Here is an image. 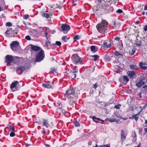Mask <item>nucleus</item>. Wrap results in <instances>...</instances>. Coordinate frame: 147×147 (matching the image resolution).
<instances>
[{
  "label": "nucleus",
  "mask_w": 147,
  "mask_h": 147,
  "mask_svg": "<svg viewBox=\"0 0 147 147\" xmlns=\"http://www.w3.org/2000/svg\"><path fill=\"white\" fill-rule=\"evenodd\" d=\"M145 124H147V120H146L145 121Z\"/></svg>",
  "instance_id": "63"
},
{
  "label": "nucleus",
  "mask_w": 147,
  "mask_h": 147,
  "mask_svg": "<svg viewBox=\"0 0 147 147\" xmlns=\"http://www.w3.org/2000/svg\"><path fill=\"white\" fill-rule=\"evenodd\" d=\"M74 93L75 91L74 90L70 89L66 91L65 96L68 98H70L73 96Z\"/></svg>",
  "instance_id": "9"
},
{
  "label": "nucleus",
  "mask_w": 147,
  "mask_h": 147,
  "mask_svg": "<svg viewBox=\"0 0 147 147\" xmlns=\"http://www.w3.org/2000/svg\"><path fill=\"white\" fill-rule=\"evenodd\" d=\"M138 95L140 97H142V94L141 93L139 92L138 93Z\"/></svg>",
  "instance_id": "54"
},
{
  "label": "nucleus",
  "mask_w": 147,
  "mask_h": 147,
  "mask_svg": "<svg viewBox=\"0 0 147 147\" xmlns=\"http://www.w3.org/2000/svg\"><path fill=\"white\" fill-rule=\"evenodd\" d=\"M20 104H17V108H18L19 107H20Z\"/></svg>",
  "instance_id": "57"
},
{
  "label": "nucleus",
  "mask_w": 147,
  "mask_h": 147,
  "mask_svg": "<svg viewBox=\"0 0 147 147\" xmlns=\"http://www.w3.org/2000/svg\"><path fill=\"white\" fill-rule=\"evenodd\" d=\"M99 147H110V146L108 144H106L103 145H100L99 146Z\"/></svg>",
  "instance_id": "37"
},
{
  "label": "nucleus",
  "mask_w": 147,
  "mask_h": 147,
  "mask_svg": "<svg viewBox=\"0 0 147 147\" xmlns=\"http://www.w3.org/2000/svg\"><path fill=\"white\" fill-rule=\"evenodd\" d=\"M20 87L18 82L17 81H14L11 84L10 88L13 92L18 90Z\"/></svg>",
  "instance_id": "3"
},
{
  "label": "nucleus",
  "mask_w": 147,
  "mask_h": 147,
  "mask_svg": "<svg viewBox=\"0 0 147 147\" xmlns=\"http://www.w3.org/2000/svg\"><path fill=\"white\" fill-rule=\"evenodd\" d=\"M140 67L143 69H146L147 68V64L140 62L139 63Z\"/></svg>",
  "instance_id": "18"
},
{
  "label": "nucleus",
  "mask_w": 147,
  "mask_h": 147,
  "mask_svg": "<svg viewBox=\"0 0 147 147\" xmlns=\"http://www.w3.org/2000/svg\"><path fill=\"white\" fill-rule=\"evenodd\" d=\"M108 23L105 20H102L101 23L98 24L96 28L98 31L100 33H104L107 29Z\"/></svg>",
  "instance_id": "1"
},
{
  "label": "nucleus",
  "mask_w": 147,
  "mask_h": 147,
  "mask_svg": "<svg viewBox=\"0 0 147 147\" xmlns=\"http://www.w3.org/2000/svg\"><path fill=\"white\" fill-rule=\"evenodd\" d=\"M10 47L11 48L13 51H17L19 47V43L17 41H13L11 42Z\"/></svg>",
  "instance_id": "4"
},
{
  "label": "nucleus",
  "mask_w": 147,
  "mask_h": 147,
  "mask_svg": "<svg viewBox=\"0 0 147 147\" xmlns=\"http://www.w3.org/2000/svg\"><path fill=\"white\" fill-rule=\"evenodd\" d=\"M96 119L98 120H101V119L98 118H96Z\"/></svg>",
  "instance_id": "62"
},
{
  "label": "nucleus",
  "mask_w": 147,
  "mask_h": 147,
  "mask_svg": "<svg viewBox=\"0 0 147 147\" xmlns=\"http://www.w3.org/2000/svg\"><path fill=\"white\" fill-rule=\"evenodd\" d=\"M130 67L131 69H134L138 68V67L135 65H130Z\"/></svg>",
  "instance_id": "27"
},
{
  "label": "nucleus",
  "mask_w": 147,
  "mask_h": 147,
  "mask_svg": "<svg viewBox=\"0 0 147 147\" xmlns=\"http://www.w3.org/2000/svg\"><path fill=\"white\" fill-rule=\"evenodd\" d=\"M15 135V133L13 131H11L10 134V137H13Z\"/></svg>",
  "instance_id": "36"
},
{
  "label": "nucleus",
  "mask_w": 147,
  "mask_h": 147,
  "mask_svg": "<svg viewBox=\"0 0 147 147\" xmlns=\"http://www.w3.org/2000/svg\"><path fill=\"white\" fill-rule=\"evenodd\" d=\"M45 57L44 52L41 49L36 55V61L37 62H40L44 59Z\"/></svg>",
  "instance_id": "2"
},
{
  "label": "nucleus",
  "mask_w": 147,
  "mask_h": 147,
  "mask_svg": "<svg viewBox=\"0 0 147 147\" xmlns=\"http://www.w3.org/2000/svg\"><path fill=\"white\" fill-rule=\"evenodd\" d=\"M45 36L46 37L47 40L46 41L45 45H46L47 47H48L49 45L51 44V42L49 40V37H50V36H48V34L47 32H45Z\"/></svg>",
  "instance_id": "17"
},
{
  "label": "nucleus",
  "mask_w": 147,
  "mask_h": 147,
  "mask_svg": "<svg viewBox=\"0 0 147 147\" xmlns=\"http://www.w3.org/2000/svg\"><path fill=\"white\" fill-rule=\"evenodd\" d=\"M135 52V49L134 48H133L131 50L129 51V53L130 55H132L134 54Z\"/></svg>",
  "instance_id": "26"
},
{
  "label": "nucleus",
  "mask_w": 147,
  "mask_h": 147,
  "mask_svg": "<svg viewBox=\"0 0 147 147\" xmlns=\"http://www.w3.org/2000/svg\"><path fill=\"white\" fill-rule=\"evenodd\" d=\"M6 128L8 129L9 131L10 132L13 131L15 130L13 126L11 125H9L8 127H6Z\"/></svg>",
  "instance_id": "23"
},
{
  "label": "nucleus",
  "mask_w": 147,
  "mask_h": 147,
  "mask_svg": "<svg viewBox=\"0 0 147 147\" xmlns=\"http://www.w3.org/2000/svg\"><path fill=\"white\" fill-rule=\"evenodd\" d=\"M104 5L106 7H108L111 5V3L109 1H107L105 2Z\"/></svg>",
  "instance_id": "25"
},
{
  "label": "nucleus",
  "mask_w": 147,
  "mask_h": 147,
  "mask_svg": "<svg viewBox=\"0 0 147 147\" xmlns=\"http://www.w3.org/2000/svg\"><path fill=\"white\" fill-rule=\"evenodd\" d=\"M12 24L11 22H8L6 23V25L7 26L10 27L12 26Z\"/></svg>",
  "instance_id": "40"
},
{
  "label": "nucleus",
  "mask_w": 147,
  "mask_h": 147,
  "mask_svg": "<svg viewBox=\"0 0 147 147\" xmlns=\"http://www.w3.org/2000/svg\"><path fill=\"white\" fill-rule=\"evenodd\" d=\"M144 130L146 132H147V128H145L144 129Z\"/></svg>",
  "instance_id": "60"
},
{
  "label": "nucleus",
  "mask_w": 147,
  "mask_h": 147,
  "mask_svg": "<svg viewBox=\"0 0 147 147\" xmlns=\"http://www.w3.org/2000/svg\"><path fill=\"white\" fill-rule=\"evenodd\" d=\"M145 84V82L144 80L142 79L139 82L137 83L136 86L138 87H140L141 86H142Z\"/></svg>",
  "instance_id": "20"
},
{
  "label": "nucleus",
  "mask_w": 147,
  "mask_h": 147,
  "mask_svg": "<svg viewBox=\"0 0 147 147\" xmlns=\"http://www.w3.org/2000/svg\"><path fill=\"white\" fill-rule=\"evenodd\" d=\"M42 16L43 17H44L46 18H49V17L50 16V15H49V14L48 13H42Z\"/></svg>",
  "instance_id": "29"
},
{
  "label": "nucleus",
  "mask_w": 147,
  "mask_h": 147,
  "mask_svg": "<svg viewBox=\"0 0 147 147\" xmlns=\"http://www.w3.org/2000/svg\"><path fill=\"white\" fill-rule=\"evenodd\" d=\"M144 30L145 31H147V25H146L145 26L144 28Z\"/></svg>",
  "instance_id": "51"
},
{
  "label": "nucleus",
  "mask_w": 147,
  "mask_h": 147,
  "mask_svg": "<svg viewBox=\"0 0 147 147\" xmlns=\"http://www.w3.org/2000/svg\"><path fill=\"white\" fill-rule=\"evenodd\" d=\"M62 32L64 33H67L70 29V27L68 25L64 24L61 26Z\"/></svg>",
  "instance_id": "6"
},
{
  "label": "nucleus",
  "mask_w": 147,
  "mask_h": 147,
  "mask_svg": "<svg viewBox=\"0 0 147 147\" xmlns=\"http://www.w3.org/2000/svg\"><path fill=\"white\" fill-rule=\"evenodd\" d=\"M127 134L125 131L121 130V140L122 142H123L126 139Z\"/></svg>",
  "instance_id": "14"
},
{
  "label": "nucleus",
  "mask_w": 147,
  "mask_h": 147,
  "mask_svg": "<svg viewBox=\"0 0 147 147\" xmlns=\"http://www.w3.org/2000/svg\"><path fill=\"white\" fill-rule=\"evenodd\" d=\"M112 26L114 28H118L120 24L119 23H116L115 22H113L111 24Z\"/></svg>",
  "instance_id": "22"
},
{
  "label": "nucleus",
  "mask_w": 147,
  "mask_h": 147,
  "mask_svg": "<svg viewBox=\"0 0 147 147\" xmlns=\"http://www.w3.org/2000/svg\"><path fill=\"white\" fill-rule=\"evenodd\" d=\"M111 46V42L109 41L105 42H103V44L102 45L103 49L105 50H107L108 48H110Z\"/></svg>",
  "instance_id": "12"
},
{
  "label": "nucleus",
  "mask_w": 147,
  "mask_h": 147,
  "mask_svg": "<svg viewBox=\"0 0 147 147\" xmlns=\"http://www.w3.org/2000/svg\"><path fill=\"white\" fill-rule=\"evenodd\" d=\"M144 9L145 10H147V5L145 6Z\"/></svg>",
  "instance_id": "56"
},
{
  "label": "nucleus",
  "mask_w": 147,
  "mask_h": 147,
  "mask_svg": "<svg viewBox=\"0 0 147 147\" xmlns=\"http://www.w3.org/2000/svg\"><path fill=\"white\" fill-rule=\"evenodd\" d=\"M140 22L139 21H138L136 22V24H138Z\"/></svg>",
  "instance_id": "58"
},
{
  "label": "nucleus",
  "mask_w": 147,
  "mask_h": 147,
  "mask_svg": "<svg viewBox=\"0 0 147 147\" xmlns=\"http://www.w3.org/2000/svg\"><path fill=\"white\" fill-rule=\"evenodd\" d=\"M39 124L41 125L43 127V128H51V125L49 124L48 121L47 120H44L41 123H39Z\"/></svg>",
  "instance_id": "8"
},
{
  "label": "nucleus",
  "mask_w": 147,
  "mask_h": 147,
  "mask_svg": "<svg viewBox=\"0 0 147 147\" xmlns=\"http://www.w3.org/2000/svg\"><path fill=\"white\" fill-rule=\"evenodd\" d=\"M121 106V105L120 104L116 105L114 106V108L116 109H119L120 108V107Z\"/></svg>",
  "instance_id": "30"
},
{
  "label": "nucleus",
  "mask_w": 147,
  "mask_h": 147,
  "mask_svg": "<svg viewBox=\"0 0 147 147\" xmlns=\"http://www.w3.org/2000/svg\"><path fill=\"white\" fill-rule=\"evenodd\" d=\"M71 59L74 63L77 64L78 63H80L82 61V60L80 57L76 54H74L72 56Z\"/></svg>",
  "instance_id": "5"
},
{
  "label": "nucleus",
  "mask_w": 147,
  "mask_h": 147,
  "mask_svg": "<svg viewBox=\"0 0 147 147\" xmlns=\"http://www.w3.org/2000/svg\"><path fill=\"white\" fill-rule=\"evenodd\" d=\"M135 44L136 45L140 47L141 45V42L140 41H136Z\"/></svg>",
  "instance_id": "33"
},
{
  "label": "nucleus",
  "mask_w": 147,
  "mask_h": 147,
  "mask_svg": "<svg viewBox=\"0 0 147 147\" xmlns=\"http://www.w3.org/2000/svg\"><path fill=\"white\" fill-rule=\"evenodd\" d=\"M109 121L110 122H115V121H116V119H109Z\"/></svg>",
  "instance_id": "45"
},
{
  "label": "nucleus",
  "mask_w": 147,
  "mask_h": 147,
  "mask_svg": "<svg viewBox=\"0 0 147 147\" xmlns=\"http://www.w3.org/2000/svg\"><path fill=\"white\" fill-rule=\"evenodd\" d=\"M115 122H116L117 123H121V122L119 120H117L116 119V121Z\"/></svg>",
  "instance_id": "49"
},
{
  "label": "nucleus",
  "mask_w": 147,
  "mask_h": 147,
  "mask_svg": "<svg viewBox=\"0 0 147 147\" xmlns=\"http://www.w3.org/2000/svg\"><path fill=\"white\" fill-rule=\"evenodd\" d=\"M42 86L44 88H51L52 87L50 82H46L45 84H43Z\"/></svg>",
  "instance_id": "15"
},
{
  "label": "nucleus",
  "mask_w": 147,
  "mask_h": 147,
  "mask_svg": "<svg viewBox=\"0 0 147 147\" xmlns=\"http://www.w3.org/2000/svg\"><path fill=\"white\" fill-rule=\"evenodd\" d=\"M29 17V15L28 14L25 15L24 16V18L25 19H27Z\"/></svg>",
  "instance_id": "43"
},
{
  "label": "nucleus",
  "mask_w": 147,
  "mask_h": 147,
  "mask_svg": "<svg viewBox=\"0 0 147 147\" xmlns=\"http://www.w3.org/2000/svg\"><path fill=\"white\" fill-rule=\"evenodd\" d=\"M26 145H28V146H30V144H26Z\"/></svg>",
  "instance_id": "64"
},
{
  "label": "nucleus",
  "mask_w": 147,
  "mask_h": 147,
  "mask_svg": "<svg viewBox=\"0 0 147 147\" xmlns=\"http://www.w3.org/2000/svg\"><path fill=\"white\" fill-rule=\"evenodd\" d=\"M67 38V36H63L62 38V39L65 42H66V39Z\"/></svg>",
  "instance_id": "35"
},
{
  "label": "nucleus",
  "mask_w": 147,
  "mask_h": 147,
  "mask_svg": "<svg viewBox=\"0 0 147 147\" xmlns=\"http://www.w3.org/2000/svg\"><path fill=\"white\" fill-rule=\"evenodd\" d=\"M120 38H119L118 37H116L115 38V40L117 41H119L120 40Z\"/></svg>",
  "instance_id": "52"
},
{
  "label": "nucleus",
  "mask_w": 147,
  "mask_h": 147,
  "mask_svg": "<svg viewBox=\"0 0 147 147\" xmlns=\"http://www.w3.org/2000/svg\"><path fill=\"white\" fill-rule=\"evenodd\" d=\"M123 12L122 11L121 9H119L117 11V13H121Z\"/></svg>",
  "instance_id": "46"
},
{
  "label": "nucleus",
  "mask_w": 147,
  "mask_h": 147,
  "mask_svg": "<svg viewBox=\"0 0 147 147\" xmlns=\"http://www.w3.org/2000/svg\"><path fill=\"white\" fill-rule=\"evenodd\" d=\"M114 54L115 55L117 56H119V55H120V56L122 55V54L120 53L119 52H117V51H116L114 53Z\"/></svg>",
  "instance_id": "34"
},
{
  "label": "nucleus",
  "mask_w": 147,
  "mask_h": 147,
  "mask_svg": "<svg viewBox=\"0 0 147 147\" xmlns=\"http://www.w3.org/2000/svg\"><path fill=\"white\" fill-rule=\"evenodd\" d=\"M74 125L76 127H79L80 126V124L78 122L76 121L74 123Z\"/></svg>",
  "instance_id": "32"
},
{
  "label": "nucleus",
  "mask_w": 147,
  "mask_h": 147,
  "mask_svg": "<svg viewBox=\"0 0 147 147\" xmlns=\"http://www.w3.org/2000/svg\"><path fill=\"white\" fill-rule=\"evenodd\" d=\"M14 61V58L11 55H7L5 57V62L7 64L13 62Z\"/></svg>",
  "instance_id": "7"
},
{
  "label": "nucleus",
  "mask_w": 147,
  "mask_h": 147,
  "mask_svg": "<svg viewBox=\"0 0 147 147\" xmlns=\"http://www.w3.org/2000/svg\"><path fill=\"white\" fill-rule=\"evenodd\" d=\"M45 128H43V130L42 131V134H44V135L45 134Z\"/></svg>",
  "instance_id": "48"
},
{
  "label": "nucleus",
  "mask_w": 147,
  "mask_h": 147,
  "mask_svg": "<svg viewBox=\"0 0 147 147\" xmlns=\"http://www.w3.org/2000/svg\"><path fill=\"white\" fill-rule=\"evenodd\" d=\"M79 39V36H78V35H75L74 36V39L75 40L74 41H75L76 40H78Z\"/></svg>",
  "instance_id": "38"
},
{
  "label": "nucleus",
  "mask_w": 147,
  "mask_h": 147,
  "mask_svg": "<svg viewBox=\"0 0 147 147\" xmlns=\"http://www.w3.org/2000/svg\"><path fill=\"white\" fill-rule=\"evenodd\" d=\"M19 68L21 70L22 72L24 70L25 67L23 66H20Z\"/></svg>",
  "instance_id": "42"
},
{
  "label": "nucleus",
  "mask_w": 147,
  "mask_h": 147,
  "mask_svg": "<svg viewBox=\"0 0 147 147\" xmlns=\"http://www.w3.org/2000/svg\"><path fill=\"white\" fill-rule=\"evenodd\" d=\"M119 81L122 83L126 84L129 81V80L127 76H123L122 78H120L119 79Z\"/></svg>",
  "instance_id": "11"
},
{
  "label": "nucleus",
  "mask_w": 147,
  "mask_h": 147,
  "mask_svg": "<svg viewBox=\"0 0 147 147\" xmlns=\"http://www.w3.org/2000/svg\"><path fill=\"white\" fill-rule=\"evenodd\" d=\"M96 117H94V116H93L92 117V119L94 120L95 119H96Z\"/></svg>",
  "instance_id": "55"
},
{
  "label": "nucleus",
  "mask_w": 147,
  "mask_h": 147,
  "mask_svg": "<svg viewBox=\"0 0 147 147\" xmlns=\"http://www.w3.org/2000/svg\"><path fill=\"white\" fill-rule=\"evenodd\" d=\"M91 57H92V59L95 61L97 60L98 57H99L98 55H96L91 56Z\"/></svg>",
  "instance_id": "28"
},
{
  "label": "nucleus",
  "mask_w": 147,
  "mask_h": 147,
  "mask_svg": "<svg viewBox=\"0 0 147 147\" xmlns=\"http://www.w3.org/2000/svg\"><path fill=\"white\" fill-rule=\"evenodd\" d=\"M10 112H8L7 114V117H9V116H8V115H9V114H10Z\"/></svg>",
  "instance_id": "59"
},
{
  "label": "nucleus",
  "mask_w": 147,
  "mask_h": 147,
  "mask_svg": "<svg viewBox=\"0 0 147 147\" xmlns=\"http://www.w3.org/2000/svg\"><path fill=\"white\" fill-rule=\"evenodd\" d=\"M17 73L19 74H21L23 72L22 71H21L19 68L17 69Z\"/></svg>",
  "instance_id": "31"
},
{
  "label": "nucleus",
  "mask_w": 147,
  "mask_h": 147,
  "mask_svg": "<svg viewBox=\"0 0 147 147\" xmlns=\"http://www.w3.org/2000/svg\"><path fill=\"white\" fill-rule=\"evenodd\" d=\"M56 44L58 46H60L61 45V43L60 42L57 41L55 42Z\"/></svg>",
  "instance_id": "39"
},
{
  "label": "nucleus",
  "mask_w": 147,
  "mask_h": 147,
  "mask_svg": "<svg viewBox=\"0 0 147 147\" xmlns=\"http://www.w3.org/2000/svg\"><path fill=\"white\" fill-rule=\"evenodd\" d=\"M98 1L99 3H101L102 0H97Z\"/></svg>",
  "instance_id": "61"
},
{
  "label": "nucleus",
  "mask_w": 147,
  "mask_h": 147,
  "mask_svg": "<svg viewBox=\"0 0 147 147\" xmlns=\"http://www.w3.org/2000/svg\"><path fill=\"white\" fill-rule=\"evenodd\" d=\"M31 49L34 51H38L41 50V48L38 46L34 45H31Z\"/></svg>",
  "instance_id": "16"
},
{
  "label": "nucleus",
  "mask_w": 147,
  "mask_h": 147,
  "mask_svg": "<svg viewBox=\"0 0 147 147\" xmlns=\"http://www.w3.org/2000/svg\"><path fill=\"white\" fill-rule=\"evenodd\" d=\"M140 114V112H139L137 114H134L133 115L132 117H129V118L131 119H134L136 121H137L139 119V117L138 116Z\"/></svg>",
  "instance_id": "19"
},
{
  "label": "nucleus",
  "mask_w": 147,
  "mask_h": 147,
  "mask_svg": "<svg viewBox=\"0 0 147 147\" xmlns=\"http://www.w3.org/2000/svg\"><path fill=\"white\" fill-rule=\"evenodd\" d=\"M91 51L93 53H95L97 51V49L94 46H92L90 47Z\"/></svg>",
  "instance_id": "24"
},
{
  "label": "nucleus",
  "mask_w": 147,
  "mask_h": 147,
  "mask_svg": "<svg viewBox=\"0 0 147 147\" xmlns=\"http://www.w3.org/2000/svg\"><path fill=\"white\" fill-rule=\"evenodd\" d=\"M51 70H52L51 71L53 73H56L57 71V69L54 68H52Z\"/></svg>",
  "instance_id": "41"
},
{
  "label": "nucleus",
  "mask_w": 147,
  "mask_h": 147,
  "mask_svg": "<svg viewBox=\"0 0 147 147\" xmlns=\"http://www.w3.org/2000/svg\"><path fill=\"white\" fill-rule=\"evenodd\" d=\"M5 33L7 34H11L12 36L14 37L17 34V32L15 33V30H13L11 28H9L5 32Z\"/></svg>",
  "instance_id": "13"
},
{
  "label": "nucleus",
  "mask_w": 147,
  "mask_h": 147,
  "mask_svg": "<svg viewBox=\"0 0 147 147\" xmlns=\"http://www.w3.org/2000/svg\"><path fill=\"white\" fill-rule=\"evenodd\" d=\"M97 87V85L96 84V83L95 84H94L93 87V88H94L95 89H96Z\"/></svg>",
  "instance_id": "50"
},
{
  "label": "nucleus",
  "mask_w": 147,
  "mask_h": 147,
  "mask_svg": "<svg viewBox=\"0 0 147 147\" xmlns=\"http://www.w3.org/2000/svg\"><path fill=\"white\" fill-rule=\"evenodd\" d=\"M25 38L28 40H31V38L30 36L29 35L25 37Z\"/></svg>",
  "instance_id": "44"
},
{
  "label": "nucleus",
  "mask_w": 147,
  "mask_h": 147,
  "mask_svg": "<svg viewBox=\"0 0 147 147\" xmlns=\"http://www.w3.org/2000/svg\"><path fill=\"white\" fill-rule=\"evenodd\" d=\"M78 70L76 69H73L68 74V75L71 78L73 79L76 77V74L78 72Z\"/></svg>",
  "instance_id": "10"
},
{
  "label": "nucleus",
  "mask_w": 147,
  "mask_h": 147,
  "mask_svg": "<svg viewBox=\"0 0 147 147\" xmlns=\"http://www.w3.org/2000/svg\"><path fill=\"white\" fill-rule=\"evenodd\" d=\"M143 88L144 89L145 91L147 92V85H145L143 86Z\"/></svg>",
  "instance_id": "47"
},
{
  "label": "nucleus",
  "mask_w": 147,
  "mask_h": 147,
  "mask_svg": "<svg viewBox=\"0 0 147 147\" xmlns=\"http://www.w3.org/2000/svg\"><path fill=\"white\" fill-rule=\"evenodd\" d=\"M127 73L129 76L131 78L133 77L136 74V72L134 71H128Z\"/></svg>",
  "instance_id": "21"
},
{
  "label": "nucleus",
  "mask_w": 147,
  "mask_h": 147,
  "mask_svg": "<svg viewBox=\"0 0 147 147\" xmlns=\"http://www.w3.org/2000/svg\"><path fill=\"white\" fill-rule=\"evenodd\" d=\"M45 145L46 147H50V145L48 144H45Z\"/></svg>",
  "instance_id": "53"
}]
</instances>
